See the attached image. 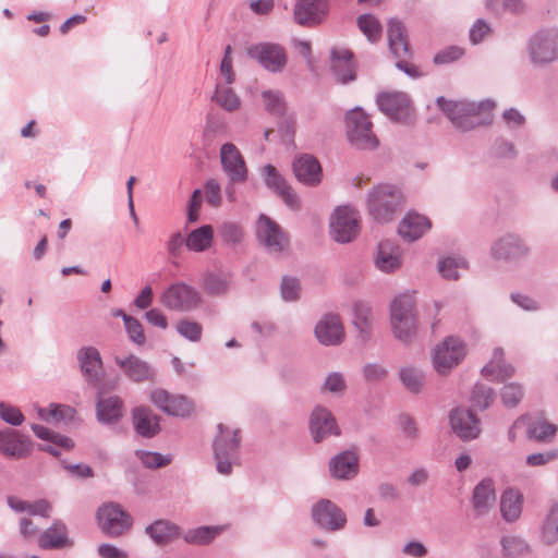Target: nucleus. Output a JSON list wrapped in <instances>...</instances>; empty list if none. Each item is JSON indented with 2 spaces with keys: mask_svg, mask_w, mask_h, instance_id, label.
<instances>
[{
  "mask_svg": "<svg viewBox=\"0 0 558 558\" xmlns=\"http://www.w3.org/2000/svg\"><path fill=\"white\" fill-rule=\"evenodd\" d=\"M403 195L395 185L379 184L369 191L367 207L378 222L391 221L402 210Z\"/></svg>",
  "mask_w": 558,
  "mask_h": 558,
  "instance_id": "obj_1",
  "label": "nucleus"
},
{
  "mask_svg": "<svg viewBox=\"0 0 558 558\" xmlns=\"http://www.w3.org/2000/svg\"><path fill=\"white\" fill-rule=\"evenodd\" d=\"M217 430L218 434L213 444L217 471L222 475H229L239 457L240 429H230L220 423L217 425Z\"/></svg>",
  "mask_w": 558,
  "mask_h": 558,
  "instance_id": "obj_2",
  "label": "nucleus"
},
{
  "mask_svg": "<svg viewBox=\"0 0 558 558\" xmlns=\"http://www.w3.org/2000/svg\"><path fill=\"white\" fill-rule=\"evenodd\" d=\"M388 47L391 54L398 59L396 66L412 78L422 75L418 69L408 62L405 58L411 56L408 35L403 23L397 19H390L387 26Z\"/></svg>",
  "mask_w": 558,
  "mask_h": 558,
  "instance_id": "obj_3",
  "label": "nucleus"
},
{
  "mask_svg": "<svg viewBox=\"0 0 558 558\" xmlns=\"http://www.w3.org/2000/svg\"><path fill=\"white\" fill-rule=\"evenodd\" d=\"M439 109L460 131L466 132L482 124L481 106L468 100H447L440 96L436 100Z\"/></svg>",
  "mask_w": 558,
  "mask_h": 558,
  "instance_id": "obj_4",
  "label": "nucleus"
},
{
  "mask_svg": "<svg viewBox=\"0 0 558 558\" xmlns=\"http://www.w3.org/2000/svg\"><path fill=\"white\" fill-rule=\"evenodd\" d=\"M77 361L87 384L94 387L98 395H106L116 388L117 379H104L102 360L96 348H81L77 351Z\"/></svg>",
  "mask_w": 558,
  "mask_h": 558,
  "instance_id": "obj_5",
  "label": "nucleus"
},
{
  "mask_svg": "<svg viewBox=\"0 0 558 558\" xmlns=\"http://www.w3.org/2000/svg\"><path fill=\"white\" fill-rule=\"evenodd\" d=\"M345 126L348 138L354 147L365 150L377 148L379 142L372 130L373 123L362 109L354 108L347 113Z\"/></svg>",
  "mask_w": 558,
  "mask_h": 558,
  "instance_id": "obj_6",
  "label": "nucleus"
},
{
  "mask_svg": "<svg viewBox=\"0 0 558 558\" xmlns=\"http://www.w3.org/2000/svg\"><path fill=\"white\" fill-rule=\"evenodd\" d=\"M530 61L537 66L547 65L558 59V27L541 29L527 41Z\"/></svg>",
  "mask_w": 558,
  "mask_h": 558,
  "instance_id": "obj_7",
  "label": "nucleus"
},
{
  "mask_svg": "<svg viewBox=\"0 0 558 558\" xmlns=\"http://www.w3.org/2000/svg\"><path fill=\"white\" fill-rule=\"evenodd\" d=\"M465 354L466 348L464 342L458 337L448 336L433 350V367L437 374L448 375L462 362Z\"/></svg>",
  "mask_w": 558,
  "mask_h": 558,
  "instance_id": "obj_8",
  "label": "nucleus"
},
{
  "mask_svg": "<svg viewBox=\"0 0 558 558\" xmlns=\"http://www.w3.org/2000/svg\"><path fill=\"white\" fill-rule=\"evenodd\" d=\"M96 519L100 531L109 537L121 536L133 523L131 515L113 501L101 505L96 512Z\"/></svg>",
  "mask_w": 558,
  "mask_h": 558,
  "instance_id": "obj_9",
  "label": "nucleus"
},
{
  "mask_svg": "<svg viewBox=\"0 0 558 558\" xmlns=\"http://www.w3.org/2000/svg\"><path fill=\"white\" fill-rule=\"evenodd\" d=\"M330 235L338 243H350L359 234L360 216L350 206H340L330 216Z\"/></svg>",
  "mask_w": 558,
  "mask_h": 558,
  "instance_id": "obj_10",
  "label": "nucleus"
},
{
  "mask_svg": "<svg viewBox=\"0 0 558 558\" xmlns=\"http://www.w3.org/2000/svg\"><path fill=\"white\" fill-rule=\"evenodd\" d=\"M161 302L171 311L192 312L201 306L202 295L196 288L185 282H175L165 290Z\"/></svg>",
  "mask_w": 558,
  "mask_h": 558,
  "instance_id": "obj_11",
  "label": "nucleus"
},
{
  "mask_svg": "<svg viewBox=\"0 0 558 558\" xmlns=\"http://www.w3.org/2000/svg\"><path fill=\"white\" fill-rule=\"evenodd\" d=\"M248 58L258 62V64L271 73H280L288 63L286 49L276 43H259L246 48Z\"/></svg>",
  "mask_w": 558,
  "mask_h": 558,
  "instance_id": "obj_12",
  "label": "nucleus"
},
{
  "mask_svg": "<svg viewBox=\"0 0 558 558\" xmlns=\"http://www.w3.org/2000/svg\"><path fill=\"white\" fill-rule=\"evenodd\" d=\"M258 243L270 254H280L289 246V238L270 217L260 214L255 228Z\"/></svg>",
  "mask_w": 558,
  "mask_h": 558,
  "instance_id": "obj_13",
  "label": "nucleus"
},
{
  "mask_svg": "<svg viewBox=\"0 0 558 558\" xmlns=\"http://www.w3.org/2000/svg\"><path fill=\"white\" fill-rule=\"evenodd\" d=\"M313 522L327 532H338L345 527L348 519L345 512L333 501L323 498L311 508Z\"/></svg>",
  "mask_w": 558,
  "mask_h": 558,
  "instance_id": "obj_14",
  "label": "nucleus"
},
{
  "mask_svg": "<svg viewBox=\"0 0 558 558\" xmlns=\"http://www.w3.org/2000/svg\"><path fill=\"white\" fill-rule=\"evenodd\" d=\"M376 104L390 120L408 123L412 119L413 108L409 96L403 92H385L378 94Z\"/></svg>",
  "mask_w": 558,
  "mask_h": 558,
  "instance_id": "obj_15",
  "label": "nucleus"
},
{
  "mask_svg": "<svg viewBox=\"0 0 558 558\" xmlns=\"http://www.w3.org/2000/svg\"><path fill=\"white\" fill-rule=\"evenodd\" d=\"M33 450V442L27 435L14 428L0 430V454L8 459L22 460L27 458Z\"/></svg>",
  "mask_w": 558,
  "mask_h": 558,
  "instance_id": "obj_16",
  "label": "nucleus"
},
{
  "mask_svg": "<svg viewBox=\"0 0 558 558\" xmlns=\"http://www.w3.org/2000/svg\"><path fill=\"white\" fill-rule=\"evenodd\" d=\"M328 13V0H296L293 20L303 27H315L326 20Z\"/></svg>",
  "mask_w": 558,
  "mask_h": 558,
  "instance_id": "obj_17",
  "label": "nucleus"
},
{
  "mask_svg": "<svg viewBox=\"0 0 558 558\" xmlns=\"http://www.w3.org/2000/svg\"><path fill=\"white\" fill-rule=\"evenodd\" d=\"M260 171L266 186L272 190L289 208L292 210L301 208L298 194L272 165H265Z\"/></svg>",
  "mask_w": 558,
  "mask_h": 558,
  "instance_id": "obj_18",
  "label": "nucleus"
},
{
  "mask_svg": "<svg viewBox=\"0 0 558 558\" xmlns=\"http://www.w3.org/2000/svg\"><path fill=\"white\" fill-rule=\"evenodd\" d=\"M150 400L157 408L172 416L185 417L194 410V404L189 398L182 395H170L163 389L153 390Z\"/></svg>",
  "mask_w": 558,
  "mask_h": 558,
  "instance_id": "obj_19",
  "label": "nucleus"
},
{
  "mask_svg": "<svg viewBox=\"0 0 558 558\" xmlns=\"http://www.w3.org/2000/svg\"><path fill=\"white\" fill-rule=\"evenodd\" d=\"M317 341L326 347L339 345L344 340V328L339 315L327 313L320 317L314 328Z\"/></svg>",
  "mask_w": 558,
  "mask_h": 558,
  "instance_id": "obj_20",
  "label": "nucleus"
},
{
  "mask_svg": "<svg viewBox=\"0 0 558 558\" xmlns=\"http://www.w3.org/2000/svg\"><path fill=\"white\" fill-rule=\"evenodd\" d=\"M310 432L315 442H320L331 435H340V428L333 414L323 405H316L312 411Z\"/></svg>",
  "mask_w": 558,
  "mask_h": 558,
  "instance_id": "obj_21",
  "label": "nucleus"
},
{
  "mask_svg": "<svg viewBox=\"0 0 558 558\" xmlns=\"http://www.w3.org/2000/svg\"><path fill=\"white\" fill-rule=\"evenodd\" d=\"M530 250L524 241L517 234L508 233L496 240L490 253L498 260H515L527 256Z\"/></svg>",
  "mask_w": 558,
  "mask_h": 558,
  "instance_id": "obj_22",
  "label": "nucleus"
},
{
  "mask_svg": "<svg viewBox=\"0 0 558 558\" xmlns=\"http://www.w3.org/2000/svg\"><path fill=\"white\" fill-rule=\"evenodd\" d=\"M450 425L453 432L463 440H472L481 433L480 420L468 409L457 408L450 412Z\"/></svg>",
  "mask_w": 558,
  "mask_h": 558,
  "instance_id": "obj_23",
  "label": "nucleus"
},
{
  "mask_svg": "<svg viewBox=\"0 0 558 558\" xmlns=\"http://www.w3.org/2000/svg\"><path fill=\"white\" fill-rule=\"evenodd\" d=\"M220 160L232 183H242L246 180L245 161L235 145L232 143L223 144L220 148Z\"/></svg>",
  "mask_w": 558,
  "mask_h": 558,
  "instance_id": "obj_24",
  "label": "nucleus"
},
{
  "mask_svg": "<svg viewBox=\"0 0 558 558\" xmlns=\"http://www.w3.org/2000/svg\"><path fill=\"white\" fill-rule=\"evenodd\" d=\"M359 457L352 450H344L329 461L330 474L336 480H352L359 474Z\"/></svg>",
  "mask_w": 558,
  "mask_h": 558,
  "instance_id": "obj_25",
  "label": "nucleus"
},
{
  "mask_svg": "<svg viewBox=\"0 0 558 558\" xmlns=\"http://www.w3.org/2000/svg\"><path fill=\"white\" fill-rule=\"evenodd\" d=\"M295 178L305 185L315 186L322 181V167L312 155H301L293 161Z\"/></svg>",
  "mask_w": 558,
  "mask_h": 558,
  "instance_id": "obj_26",
  "label": "nucleus"
},
{
  "mask_svg": "<svg viewBox=\"0 0 558 558\" xmlns=\"http://www.w3.org/2000/svg\"><path fill=\"white\" fill-rule=\"evenodd\" d=\"M331 68L338 82L347 84L355 80L353 53L349 49L333 48L331 50Z\"/></svg>",
  "mask_w": 558,
  "mask_h": 558,
  "instance_id": "obj_27",
  "label": "nucleus"
},
{
  "mask_svg": "<svg viewBox=\"0 0 558 558\" xmlns=\"http://www.w3.org/2000/svg\"><path fill=\"white\" fill-rule=\"evenodd\" d=\"M38 546L41 549H61L72 545L69 538L66 525L57 520L38 536Z\"/></svg>",
  "mask_w": 558,
  "mask_h": 558,
  "instance_id": "obj_28",
  "label": "nucleus"
},
{
  "mask_svg": "<svg viewBox=\"0 0 558 558\" xmlns=\"http://www.w3.org/2000/svg\"><path fill=\"white\" fill-rule=\"evenodd\" d=\"M376 267L384 272H392L401 266L400 247L390 240L379 242L375 258Z\"/></svg>",
  "mask_w": 558,
  "mask_h": 558,
  "instance_id": "obj_29",
  "label": "nucleus"
},
{
  "mask_svg": "<svg viewBox=\"0 0 558 558\" xmlns=\"http://www.w3.org/2000/svg\"><path fill=\"white\" fill-rule=\"evenodd\" d=\"M97 420L102 424H114L123 415V402L118 396L105 397L97 393Z\"/></svg>",
  "mask_w": 558,
  "mask_h": 558,
  "instance_id": "obj_30",
  "label": "nucleus"
},
{
  "mask_svg": "<svg viewBox=\"0 0 558 558\" xmlns=\"http://www.w3.org/2000/svg\"><path fill=\"white\" fill-rule=\"evenodd\" d=\"M430 228L429 220L416 213H409L398 227L399 234L408 241H416Z\"/></svg>",
  "mask_w": 558,
  "mask_h": 558,
  "instance_id": "obj_31",
  "label": "nucleus"
},
{
  "mask_svg": "<svg viewBox=\"0 0 558 558\" xmlns=\"http://www.w3.org/2000/svg\"><path fill=\"white\" fill-rule=\"evenodd\" d=\"M482 374L493 380L504 381L514 374V367L504 361V350L497 348L493 352L490 361L482 368Z\"/></svg>",
  "mask_w": 558,
  "mask_h": 558,
  "instance_id": "obj_32",
  "label": "nucleus"
},
{
  "mask_svg": "<svg viewBox=\"0 0 558 558\" xmlns=\"http://www.w3.org/2000/svg\"><path fill=\"white\" fill-rule=\"evenodd\" d=\"M495 500V489L490 480H483L474 487L472 502L478 515L486 514Z\"/></svg>",
  "mask_w": 558,
  "mask_h": 558,
  "instance_id": "obj_33",
  "label": "nucleus"
},
{
  "mask_svg": "<svg viewBox=\"0 0 558 558\" xmlns=\"http://www.w3.org/2000/svg\"><path fill=\"white\" fill-rule=\"evenodd\" d=\"M231 283V276L226 272H207L202 281L203 289L211 296L226 295L230 291Z\"/></svg>",
  "mask_w": 558,
  "mask_h": 558,
  "instance_id": "obj_34",
  "label": "nucleus"
},
{
  "mask_svg": "<svg viewBox=\"0 0 558 558\" xmlns=\"http://www.w3.org/2000/svg\"><path fill=\"white\" fill-rule=\"evenodd\" d=\"M500 511L502 518L508 522L519 519L522 512V495L519 490L509 488L504 492L500 500Z\"/></svg>",
  "mask_w": 558,
  "mask_h": 558,
  "instance_id": "obj_35",
  "label": "nucleus"
},
{
  "mask_svg": "<svg viewBox=\"0 0 558 558\" xmlns=\"http://www.w3.org/2000/svg\"><path fill=\"white\" fill-rule=\"evenodd\" d=\"M214 239V229L209 225H204L192 230L186 239L185 246L193 252H204L210 247Z\"/></svg>",
  "mask_w": 558,
  "mask_h": 558,
  "instance_id": "obj_36",
  "label": "nucleus"
},
{
  "mask_svg": "<svg viewBox=\"0 0 558 558\" xmlns=\"http://www.w3.org/2000/svg\"><path fill=\"white\" fill-rule=\"evenodd\" d=\"M145 532L156 544L165 545L179 535V527L167 520H158L148 525Z\"/></svg>",
  "mask_w": 558,
  "mask_h": 558,
  "instance_id": "obj_37",
  "label": "nucleus"
},
{
  "mask_svg": "<svg viewBox=\"0 0 558 558\" xmlns=\"http://www.w3.org/2000/svg\"><path fill=\"white\" fill-rule=\"evenodd\" d=\"M353 324L359 331L361 340L366 342L372 330V311L368 305L361 302L354 304Z\"/></svg>",
  "mask_w": 558,
  "mask_h": 558,
  "instance_id": "obj_38",
  "label": "nucleus"
},
{
  "mask_svg": "<svg viewBox=\"0 0 558 558\" xmlns=\"http://www.w3.org/2000/svg\"><path fill=\"white\" fill-rule=\"evenodd\" d=\"M407 318H415V301L411 294L403 293L392 300L390 319L398 322Z\"/></svg>",
  "mask_w": 558,
  "mask_h": 558,
  "instance_id": "obj_39",
  "label": "nucleus"
},
{
  "mask_svg": "<svg viewBox=\"0 0 558 558\" xmlns=\"http://www.w3.org/2000/svg\"><path fill=\"white\" fill-rule=\"evenodd\" d=\"M113 360L124 375L135 383L140 381V359L136 355L117 351L113 354Z\"/></svg>",
  "mask_w": 558,
  "mask_h": 558,
  "instance_id": "obj_40",
  "label": "nucleus"
},
{
  "mask_svg": "<svg viewBox=\"0 0 558 558\" xmlns=\"http://www.w3.org/2000/svg\"><path fill=\"white\" fill-rule=\"evenodd\" d=\"M501 551L506 558H517L529 553L527 543L520 536L506 535L500 539Z\"/></svg>",
  "mask_w": 558,
  "mask_h": 558,
  "instance_id": "obj_41",
  "label": "nucleus"
},
{
  "mask_svg": "<svg viewBox=\"0 0 558 558\" xmlns=\"http://www.w3.org/2000/svg\"><path fill=\"white\" fill-rule=\"evenodd\" d=\"M213 100L226 111L232 112L240 107V98L234 90L227 86L217 84Z\"/></svg>",
  "mask_w": 558,
  "mask_h": 558,
  "instance_id": "obj_42",
  "label": "nucleus"
},
{
  "mask_svg": "<svg viewBox=\"0 0 558 558\" xmlns=\"http://www.w3.org/2000/svg\"><path fill=\"white\" fill-rule=\"evenodd\" d=\"M399 378L402 385L412 393L421 392L424 386V374L421 369L405 366L399 371Z\"/></svg>",
  "mask_w": 558,
  "mask_h": 558,
  "instance_id": "obj_43",
  "label": "nucleus"
},
{
  "mask_svg": "<svg viewBox=\"0 0 558 558\" xmlns=\"http://www.w3.org/2000/svg\"><path fill=\"white\" fill-rule=\"evenodd\" d=\"M542 539L549 545L558 542V502L551 506L543 521Z\"/></svg>",
  "mask_w": 558,
  "mask_h": 558,
  "instance_id": "obj_44",
  "label": "nucleus"
},
{
  "mask_svg": "<svg viewBox=\"0 0 558 558\" xmlns=\"http://www.w3.org/2000/svg\"><path fill=\"white\" fill-rule=\"evenodd\" d=\"M360 31L372 44L377 43L381 37L383 27L379 21L372 14H362L357 17Z\"/></svg>",
  "mask_w": 558,
  "mask_h": 558,
  "instance_id": "obj_45",
  "label": "nucleus"
},
{
  "mask_svg": "<svg viewBox=\"0 0 558 558\" xmlns=\"http://www.w3.org/2000/svg\"><path fill=\"white\" fill-rule=\"evenodd\" d=\"M220 531L221 529L218 526H199L189 530L184 535V539L190 544L206 545L209 544Z\"/></svg>",
  "mask_w": 558,
  "mask_h": 558,
  "instance_id": "obj_46",
  "label": "nucleus"
},
{
  "mask_svg": "<svg viewBox=\"0 0 558 558\" xmlns=\"http://www.w3.org/2000/svg\"><path fill=\"white\" fill-rule=\"evenodd\" d=\"M557 433V426L544 420H536L529 424L527 437L536 441H548Z\"/></svg>",
  "mask_w": 558,
  "mask_h": 558,
  "instance_id": "obj_47",
  "label": "nucleus"
},
{
  "mask_svg": "<svg viewBox=\"0 0 558 558\" xmlns=\"http://www.w3.org/2000/svg\"><path fill=\"white\" fill-rule=\"evenodd\" d=\"M395 337L403 343H410L416 335V318L391 320Z\"/></svg>",
  "mask_w": 558,
  "mask_h": 558,
  "instance_id": "obj_48",
  "label": "nucleus"
},
{
  "mask_svg": "<svg viewBox=\"0 0 558 558\" xmlns=\"http://www.w3.org/2000/svg\"><path fill=\"white\" fill-rule=\"evenodd\" d=\"M31 428L33 433L36 435V437L43 440H48L51 444L61 446L62 448L68 450L74 447V442L71 438L54 433L43 425L32 424Z\"/></svg>",
  "mask_w": 558,
  "mask_h": 558,
  "instance_id": "obj_49",
  "label": "nucleus"
},
{
  "mask_svg": "<svg viewBox=\"0 0 558 558\" xmlns=\"http://www.w3.org/2000/svg\"><path fill=\"white\" fill-rule=\"evenodd\" d=\"M524 396V388L518 383H508L500 390V399L502 404L512 409L515 408Z\"/></svg>",
  "mask_w": 558,
  "mask_h": 558,
  "instance_id": "obj_50",
  "label": "nucleus"
},
{
  "mask_svg": "<svg viewBox=\"0 0 558 558\" xmlns=\"http://www.w3.org/2000/svg\"><path fill=\"white\" fill-rule=\"evenodd\" d=\"M466 267L468 263L463 257H446L439 263L438 270L445 279L457 280L459 279V269Z\"/></svg>",
  "mask_w": 558,
  "mask_h": 558,
  "instance_id": "obj_51",
  "label": "nucleus"
},
{
  "mask_svg": "<svg viewBox=\"0 0 558 558\" xmlns=\"http://www.w3.org/2000/svg\"><path fill=\"white\" fill-rule=\"evenodd\" d=\"M262 97L268 112L278 117L286 113V102L280 92L265 90L262 93Z\"/></svg>",
  "mask_w": 558,
  "mask_h": 558,
  "instance_id": "obj_52",
  "label": "nucleus"
},
{
  "mask_svg": "<svg viewBox=\"0 0 558 558\" xmlns=\"http://www.w3.org/2000/svg\"><path fill=\"white\" fill-rule=\"evenodd\" d=\"M218 235L227 244H238L242 241L243 229L236 222L225 221L218 227Z\"/></svg>",
  "mask_w": 558,
  "mask_h": 558,
  "instance_id": "obj_53",
  "label": "nucleus"
},
{
  "mask_svg": "<svg viewBox=\"0 0 558 558\" xmlns=\"http://www.w3.org/2000/svg\"><path fill=\"white\" fill-rule=\"evenodd\" d=\"M495 399V391L484 385V384H476L472 390V401L473 403L482 409H487Z\"/></svg>",
  "mask_w": 558,
  "mask_h": 558,
  "instance_id": "obj_54",
  "label": "nucleus"
},
{
  "mask_svg": "<svg viewBox=\"0 0 558 558\" xmlns=\"http://www.w3.org/2000/svg\"><path fill=\"white\" fill-rule=\"evenodd\" d=\"M301 283L298 278L283 276L280 283V294L286 302L299 300Z\"/></svg>",
  "mask_w": 558,
  "mask_h": 558,
  "instance_id": "obj_55",
  "label": "nucleus"
},
{
  "mask_svg": "<svg viewBox=\"0 0 558 558\" xmlns=\"http://www.w3.org/2000/svg\"><path fill=\"white\" fill-rule=\"evenodd\" d=\"M177 331L183 338L192 342H197L202 338L203 327L196 322L182 319L177 325Z\"/></svg>",
  "mask_w": 558,
  "mask_h": 558,
  "instance_id": "obj_56",
  "label": "nucleus"
},
{
  "mask_svg": "<svg viewBox=\"0 0 558 558\" xmlns=\"http://www.w3.org/2000/svg\"><path fill=\"white\" fill-rule=\"evenodd\" d=\"M347 389V381L343 374L339 372L329 373L322 386L323 392L342 395Z\"/></svg>",
  "mask_w": 558,
  "mask_h": 558,
  "instance_id": "obj_57",
  "label": "nucleus"
},
{
  "mask_svg": "<svg viewBox=\"0 0 558 558\" xmlns=\"http://www.w3.org/2000/svg\"><path fill=\"white\" fill-rule=\"evenodd\" d=\"M160 432L159 418L150 411L142 408V437H154Z\"/></svg>",
  "mask_w": 558,
  "mask_h": 558,
  "instance_id": "obj_58",
  "label": "nucleus"
},
{
  "mask_svg": "<svg viewBox=\"0 0 558 558\" xmlns=\"http://www.w3.org/2000/svg\"><path fill=\"white\" fill-rule=\"evenodd\" d=\"M172 461L171 454L162 456L159 452L143 451L142 450V465L148 469H158L170 464Z\"/></svg>",
  "mask_w": 558,
  "mask_h": 558,
  "instance_id": "obj_59",
  "label": "nucleus"
},
{
  "mask_svg": "<svg viewBox=\"0 0 558 558\" xmlns=\"http://www.w3.org/2000/svg\"><path fill=\"white\" fill-rule=\"evenodd\" d=\"M74 413V410L70 407H61L59 404H50L49 409H39L38 415L43 420H49L52 418L57 422L64 420L68 416H72Z\"/></svg>",
  "mask_w": 558,
  "mask_h": 558,
  "instance_id": "obj_60",
  "label": "nucleus"
},
{
  "mask_svg": "<svg viewBox=\"0 0 558 558\" xmlns=\"http://www.w3.org/2000/svg\"><path fill=\"white\" fill-rule=\"evenodd\" d=\"M0 417L12 426H20L24 422V415L17 407L1 402Z\"/></svg>",
  "mask_w": 558,
  "mask_h": 558,
  "instance_id": "obj_61",
  "label": "nucleus"
},
{
  "mask_svg": "<svg viewBox=\"0 0 558 558\" xmlns=\"http://www.w3.org/2000/svg\"><path fill=\"white\" fill-rule=\"evenodd\" d=\"M464 54V50L458 46L447 47L434 56V63L437 65L448 64L459 60Z\"/></svg>",
  "mask_w": 558,
  "mask_h": 558,
  "instance_id": "obj_62",
  "label": "nucleus"
},
{
  "mask_svg": "<svg viewBox=\"0 0 558 558\" xmlns=\"http://www.w3.org/2000/svg\"><path fill=\"white\" fill-rule=\"evenodd\" d=\"M388 375L387 368L379 363H367L363 367V376L365 380L374 383V381H381L384 380Z\"/></svg>",
  "mask_w": 558,
  "mask_h": 558,
  "instance_id": "obj_63",
  "label": "nucleus"
},
{
  "mask_svg": "<svg viewBox=\"0 0 558 558\" xmlns=\"http://www.w3.org/2000/svg\"><path fill=\"white\" fill-rule=\"evenodd\" d=\"M204 193L206 197V202L213 206L217 207L221 202V191L220 184L216 179H209L206 181L204 186Z\"/></svg>",
  "mask_w": 558,
  "mask_h": 558,
  "instance_id": "obj_64",
  "label": "nucleus"
}]
</instances>
